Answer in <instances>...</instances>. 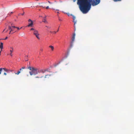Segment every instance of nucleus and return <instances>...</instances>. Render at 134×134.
I'll return each mask as SVG.
<instances>
[{"instance_id": "nucleus-1", "label": "nucleus", "mask_w": 134, "mask_h": 134, "mask_svg": "<svg viewBox=\"0 0 134 134\" xmlns=\"http://www.w3.org/2000/svg\"><path fill=\"white\" fill-rule=\"evenodd\" d=\"M92 0H77V4L83 14L87 13L91 8Z\"/></svg>"}, {"instance_id": "nucleus-2", "label": "nucleus", "mask_w": 134, "mask_h": 134, "mask_svg": "<svg viewBox=\"0 0 134 134\" xmlns=\"http://www.w3.org/2000/svg\"><path fill=\"white\" fill-rule=\"evenodd\" d=\"M27 68L31 70V71L29 72V73L31 76L32 75H36L38 73L44 74L46 71H47L46 69H40L39 70L37 68L30 66L28 67Z\"/></svg>"}, {"instance_id": "nucleus-3", "label": "nucleus", "mask_w": 134, "mask_h": 134, "mask_svg": "<svg viewBox=\"0 0 134 134\" xmlns=\"http://www.w3.org/2000/svg\"><path fill=\"white\" fill-rule=\"evenodd\" d=\"M3 70L4 71L7 73L9 71L12 72L14 70H13L8 69L5 68H0V75L1 74L2 71Z\"/></svg>"}, {"instance_id": "nucleus-4", "label": "nucleus", "mask_w": 134, "mask_h": 134, "mask_svg": "<svg viewBox=\"0 0 134 134\" xmlns=\"http://www.w3.org/2000/svg\"><path fill=\"white\" fill-rule=\"evenodd\" d=\"M34 34L35 35L36 38L38 40L40 39V38L39 37V34L38 33V31L36 30H35L33 32Z\"/></svg>"}, {"instance_id": "nucleus-5", "label": "nucleus", "mask_w": 134, "mask_h": 134, "mask_svg": "<svg viewBox=\"0 0 134 134\" xmlns=\"http://www.w3.org/2000/svg\"><path fill=\"white\" fill-rule=\"evenodd\" d=\"M26 67L25 66H24L22 67L19 70H18L17 72H15V74L18 75L21 72H22L23 70V69H25Z\"/></svg>"}, {"instance_id": "nucleus-6", "label": "nucleus", "mask_w": 134, "mask_h": 134, "mask_svg": "<svg viewBox=\"0 0 134 134\" xmlns=\"http://www.w3.org/2000/svg\"><path fill=\"white\" fill-rule=\"evenodd\" d=\"M29 24L27 26L28 27H32L33 25V23L32 20L30 19H29L28 20Z\"/></svg>"}, {"instance_id": "nucleus-7", "label": "nucleus", "mask_w": 134, "mask_h": 134, "mask_svg": "<svg viewBox=\"0 0 134 134\" xmlns=\"http://www.w3.org/2000/svg\"><path fill=\"white\" fill-rule=\"evenodd\" d=\"M70 15L72 16L73 17L72 19H73L74 21L73 22L74 23V27L75 28V24H76L77 22V21L76 20H75V19H76L74 15H72V14H71Z\"/></svg>"}, {"instance_id": "nucleus-8", "label": "nucleus", "mask_w": 134, "mask_h": 134, "mask_svg": "<svg viewBox=\"0 0 134 134\" xmlns=\"http://www.w3.org/2000/svg\"><path fill=\"white\" fill-rule=\"evenodd\" d=\"M9 25L11 26V28L12 29H14L16 28V26L14 25V24L12 23L9 22L8 24V26Z\"/></svg>"}, {"instance_id": "nucleus-9", "label": "nucleus", "mask_w": 134, "mask_h": 134, "mask_svg": "<svg viewBox=\"0 0 134 134\" xmlns=\"http://www.w3.org/2000/svg\"><path fill=\"white\" fill-rule=\"evenodd\" d=\"M8 29L9 30H10V32L9 33V34H10L11 32L14 31V29H12L11 28V26H10V25L8 26Z\"/></svg>"}, {"instance_id": "nucleus-10", "label": "nucleus", "mask_w": 134, "mask_h": 134, "mask_svg": "<svg viewBox=\"0 0 134 134\" xmlns=\"http://www.w3.org/2000/svg\"><path fill=\"white\" fill-rule=\"evenodd\" d=\"M10 48L11 49L10 50V54L11 56H12L13 55L12 54V53L13 51V48L12 47H10Z\"/></svg>"}, {"instance_id": "nucleus-11", "label": "nucleus", "mask_w": 134, "mask_h": 134, "mask_svg": "<svg viewBox=\"0 0 134 134\" xmlns=\"http://www.w3.org/2000/svg\"><path fill=\"white\" fill-rule=\"evenodd\" d=\"M75 35V33H74L73 35V36H72V41H74Z\"/></svg>"}, {"instance_id": "nucleus-12", "label": "nucleus", "mask_w": 134, "mask_h": 134, "mask_svg": "<svg viewBox=\"0 0 134 134\" xmlns=\"http://www.w3.org/2000/svg\"><path fill=\"white\" fill-rule=\"evenodd\" d=\"M0 48L1 49V51L3 48V43L1 42L0 43Z\"/></svg>"}, {"instance_id": "nucleus-13", "label": "nucleus", "mask_w": 134, "mask_h": 134, "mask_svg": "<svg viewBox=\"0 0 134 134\" xmlns=\"http://www.w3.org/2000/svg\"><path fill=\"white\" fill-rule=\"evenodd\" d=\"M46 18V16H45L44 17V18L43 19V22H44L46 23H48V22L46 20V19L45 18Z\"/></svg>"}, {"instance_id": "nucleus-14", "label": "nucleus", "mask_w": 134, "mask_h": 134, "mask_svg": "<svg viewBox=\"0 0 134 134\" xmlns=\"http://www.w3.org/2000/svg\"><path fill=\"white\" fill-rule=\"evenodd\" d=\"M51 75H46L44 77L45 78H49L51 76Z\"/></svg>"}, {"instance_id": "nucleus-15", "label": "nucleus", "mask_w": 134, "mask_h": 134, "mask_svg": "<svg viewBox=\"0 0 134 134\" xmlns=\"http://www.w3.org/2000/svg\"><path fill=\"white\" fill-rule=\"evenodd\" d=\"M49 47L51 49L52 51H53L54 50V47L53 46H49Z\"/></svg>"}, {"instance_id": "nucleus-16", "label": "nucleus", "mask_w": 134, "mask_h": 134, "mask_svg": "<svg viewBox=\"0 0 134 134\" xmlns=\"http://www.w3.org/2000/svg\"><path fill=\"white\" fill-rule=\"evenodd\" d=\"M30 30L31 31L33 30L34 31L35 30H36L35 29H34L33 28H31V29H30Z\"/></svg>"}, {"instance_id": "nucleus-17", "label": "nucleus", "mask_w": 134, "mask_h": 134, "mask_svg": "<svg viewBox=\"0 0 134 134\" xmlns=\"http://www.w3.org/2000/svg\"><path fill=\"white\" fill-rule=\"evenodd\" d=\"M43 77V76H41L40 77H35L36 78H42V77Z\"/></svg>"}, {"instance_id": "nucleus-18", "label": "nucleus", "mask_w": 134, "mask_h": 134, "mask_svg": "<svg viewBox=\"0 0 134 134\" xmlns=\"http://www.w3.org/2000/svg\"><path fill=\"white\" fill-rule=\"evenodd\" d=\"M45 27H47L48 29H50V28H51V27L49 26H46Z\"/></svg>"}, {"instance_id": "nucleus-19", "label": "nucleus", "mask_w": 134, "mask_h": 134, "mask_svg": "<svg viewBox=\"0 0 134 134\" xmlns=\"http://www.w3.org/2000/svg\"><path fill=\"white\" fill-rule=\"evenodd\" d=\"M13 12H11L10 13H9L8 14V15H10L11 14H13Z\"/></svg>"}, {"instance_id": "nucleus-20", "label": "nucleus", "mask_w": 134, "mask_h": 134, "mask_svg": "<svg viewBox=\"0 0 134 134\" xmlns=\"http://www.w3.org/2000/svg\"><path fill=\"white\" fill-rule=\"evenodd\" d=\"M17 28L18 30H19L21 28H22V27H21L20 29L19 28V27H16V28Z\"/></svg>"}, {"instance_id": "nucleus-21", "label": "nucleus", "mask_w": 134, "mask_h": 134, "mask_svg": "<svg viewBox=\"0 0 134 134\" xmlns=\"http://www.w3.org/2000/svg\"><path fill=\"white\" fill-rule=\"evenodd\" d=\"M6 72H4V75H5V76H6V75H7V73H6Z\"/></svg>"}, {"instance_id": "nucleus-22", "label": "nucleus", "mask_w": 134, "mask_h": 134, "mask_svg": "<svg viewBox=\"0 0 134 134\" xmlns=\"http://www.w3.org/2000/svg\"><path fill=\"white\" fill-rule=\"evenodd\" d=\"M24 14V12L22 14H19V15H23Z\"/></svg>"}, {"instance_id": "nucleus-23", "label": "nucleus", "mask_w": 134, "mask_h": 134, "mask_svg": "<svg viewBox=\"0 0 134 134\" xmlns=\"http://www.w3.org/2000/svg\"><path fill=\"white\" fill-rule=\"evenodd\" d=\"M66 14H67L68 16H69L70 15V14L69 13H66Z\"/></svg>"}, {"instance_id": "nucleus-24", "label": "nucleus", "mask_w": 134, "mask_h": 134, "mask_svg": "<svg viewBox=\"0 0 134 134\" xmlns=\"http://www.w3.org/2000/svg\"><path fill=\"white\" fill-rule=\"evenodd\" d=\"M49 8V6H48L46 8L47 9H48V8Z\"/></svg>"}, {"instance_id": "nucleus-25", "label": "nucleus", "mask_w": 134, "mask_h": 134, "mask_svg": "<svg viewBox=\"0 0 134 134\" xmlns=\"http://www.w3.org/2000/svg\"><path fill=\"white\" fill-rule=\"evenodd\" d=\"M8 37H6L4 39V40H6L8 38Z\"/></svg>"}, {"instance_id": "nucleus-26", "label": "nucleus", "mask_w": 134, "mask_h": 134, "mask_svg": "<svg viewBox=\"0 0 134 134\" xmlns=\"http://www.w3.org/2000/svg\"><path fill=\"white\" fill-rule=\"evenodd\" d=\"M59 27H60V26H59V27H58V30H57V32H58V31H59Z\"/></svg>"}, {"instance_id": "nucleus-27", "label": "nucleus", "mask_w": 134, "mask_h": 134, "mask_svg": "<svg viewBox=\"0 0 134 134\" xmlns=\"http://www.w3.org/2000/svg\"><path fill=\"white\" fill-rule=\"evenodd\" d=\"M53 32L54 34H55L56 33V32L55 31H54Z\"/></svg>"}, {"instance_id": "nucleus-28", "label": "nucleus", "mask_w": 134, "mask_h": 134, "mask_svg": "<svg viewBox=\"0 0 134 134\" xmlns=\"http://www.w3.org/2000/svg\"><path fill=\"white\" fill-rule=\"evenodd\" d=\"M48 2L49 3H50V4H51V3H51V2L50 1H48Z\"/></svg>"}, {"instance_id": "nucleus-29", "label": "nucleus", "mask_w": 134, "mask_h": 134, "mask_svg": "<svg viewBox=\"0 0 134 134\" xmlns=\"http://www.w3.org/2000/svg\"><path fill=\"white\" fill-rule=\"evenodd\" d=\"M41 6V7H43V8H45V7H43V6Z\"/></svg>"}, {"instance_id": "nucleus-30", "label": "nucleus", "mask_w": 134, "mask_h": 134, "mask_svg": "<svg viewBox=\"0 0 134 134\" xmlns=\"http://www.w3.org/2000/svg\"><path fill=\"white\" fill-rule=\"evenodd\" d=\"M56 10H57V11H59V9H56Z\"/></svg>"}, {"instance_id": "nucleus-31", "label": "nucleus", "mask_w": 134, "mask_h": 134, "mask_svg": "<svg viewBox=\"0 0 134 134\" xmlns=\"http://www.w3.org/2000/svg\"><path fill=\"white\" fill-rule=\"evenodd\" d=\"M74 2H75L76 1V0H73Z\"/></svg>"}, {"instance_id": "nucleus-32", "label": "nucleus", "mask_w": 134, "mask_h": 134, "mask_svg": "<svg viewBox=\"0 0 134 134\" xmlns=\"http://www.w3.org/2000/svg\"><path fill=\"white\" fill-rule=\"evenodd\" d=\"M8 31V30H7L6 31V32H7Z\"/></svg>"}, {"instance_id": "nucleus-33", "label": "nucleus", "mask_w": 134, "mask_h": 134, "mask_svg": "<svg viewBox=\"0 0 134 134\" xmlns=\"http://www.w3.org/2000/svg\"><path fill=\"white\" fill-rule=\"evenodd\" d=\"M6 29V28H5V29L3 30V31H4Z\"/></svg>"}, {"instance_id": "nucleus-34", "label": "nucleus", "mask_w": 134, "mask_h": 134, "mask_svg": "<svg viewBox=\"0 0 134 134\" xmlns=\"http://www.w3.org/2000/svg\"><path fill=\"white\" fill-rule=\"evenodd\" d=\"M53 9V10H55V9H53H53Z\"/></svg>"}, {"instance_id": "nucleus-35", "label": "nucleus", "mask_w": 134, "mask_h": 134, "mask_svg": "<svg viewBox=\"0 0 134 134\" xmlns=\"http://www.w3.org/2000/svg\"><path fill=\"white\" fill-rule=\"evenodd\" d=\"M50 32H51V33H52L53 32H52V31H50Z\"/></svg>"}, {"instance_id": "nucleus-36", "label": "nucleus", "mask_w": 134, "mask_h": 134, "mask_svg": "<svg viewBox=\"0 0 134 134\" xmlns=\"http://www.w3.org/2000/svg\"><path fill=\"white\" fill-rule=\"evenodd\" d=\"M57 13H59V12H57Z\"/></svg>"}, {"instance_id": "nucleus-37", "label": "nucleus", "mask_w": 134, "mask_h": 134, "mask_svg": "<svg viewBox=\"0 0 134 134\" xmlns=\"http://www.w3.org/2000/svg\"><path fill=\"white\" fill-rule=\"evenodd\" d=\"M59 20H61L60 19H59Z\"/></svg>"}]
</instances>
